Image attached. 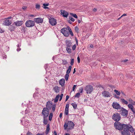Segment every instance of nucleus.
<instances>
[{"mask_svg":"<svg viewBox=\"0 0 135 135\" xmlns=\"http://www.w3.org/2000/svg\"><path fill=\"white\" fill-rule=\"evenodd\" d=\"M114 124L116 129L119 130H123L122 132V135H131L130 132L133 133L134 132V129L132 126L129 124H121L120 123L117 122L114 123Z\"/></svg>","mask_w":135,"mask_h":135,"instance_id":"obj_1","label":"nucleus"},{"mask_svg":"<svg viewBox=\"0 0 135 135\" xmlns=\"http://www.w3.org/2000/svg\"><path fill=\"white\" fill-rule=\"evenodd\" d=\"M61 31L64 36L66 37H68L70 34L72 36L74 35L71 30L69 26H68L67 28H62L61 29Z\"/></svg>","mask_w":135,"mask_h":135,"instance_id":"obj_2","label":"nucleus"},{"mask_svg":"<svg viewBox=\"0 0 135 135\" xmlns=\"http://www.w3.org/2000/svg\"><path fill=\"white\" fill-rule=\"evenodd\" d=\"M74 125V124L73 122L68 121L67 123L66 122L65 123L64 128L65 130H66L67 128L69 130L73 128Z\"/></svg>","mask_w":135,"mask_h":135,"instance_id":"obj_3","label":"nucleus"},{"mask_svg":"<svg viewBox=\"0 0 135 135\" xmlns=\"http://www.w3.org/2000/svg\"><path fill=\"white\" fill-rule=\"evenodd\" d=\"M112 118L113 120L117 122L120 120L121 117L119 114L118 113H115L113 114Z\"/></svg>","mask_w":135,"mask_h":135,"instance_id":"obj_4","label":"nucleus"},{"mask_svg":"<svg viewBox=\"0 0 135 135\" xmlns=\"http://www.w3.org/2000/svg\"><path fill=\"white\" fill-rule=\"evenodd\" d=\"M49 110L48 109V108H44L42 111V114L44 115V118H45L47 117L49 114Z\"/></svg>","mask_w":135,"mask_h":135,"instance_id":"obj_5","label":"nucleus"},{"mask_svg":"<svg viewBox=\"0 0 135 135\" xmlns=\"http://www.w3.org/2000/svg\"><path fill=\"white\" fill-rule=\"evenodd\" d=\"M25 25L27 27H31L34 26L35 22L33 21L29 20L26 22Z\"/></svg>","mask_w":135,"mask_h":135,"instance_id":"obj_6","label":"nucleus"},{"mask_svg":"<svg viewBox=\"0 0 135 135\" xmlns=\"http://www.w3.org/2000/svg\"><path fill=\"white\" fill-rule=\"evenodd\" d=\"M85 89L87 94H90L93 91V88L91 85H88L86 86Z\"/></svg>","mask_w":135,"mask_h":135,"instance_id":"obj_7","label":"nucleus"},{"mask_svg":"<svg viewBox=\"0 0 135 135\" xmlns=\"http://www.w3.org/2000/svg\"><path fill=\"white\" fill-rule=\"evenodd\" d=\"M112 106L113 108L116 109H120L121 108L119 104L117 102H113Z\"/></svg>","mask_w":135,"mask_h":135,"instance_id":"obj_8","label":"nucleus"},{"mask_svg":"<svg viewBox=\"0 0 135 135\" xmlns=\"http://www.w3.org/2000/svg\"><path fill=\"white\" fill-rule=\"evenodd\" d=\"M120 112L121 115L124 116H127L128 114V111L123 108L121 107Z\"/></svg>","mask_w":135,"mask_h":135,"instance_id":"obj_9","label":"nucleus"},{"mask_svg":"<svg viewBox=\"0 0 135 135\" xmlns=\"http://www.w3.org/2000/svg\"><path fill=\"white\" fill-rule=\"evenodd\" d=\"M49 22L52 26L55 25L56 24V20L53 18H50L49 19Z\"/></svg>","mask_w":135,"mask_h":135,"instance_id":"obj_10","label":"nucleus"},{"mask_svg":"<svg viewBox=\"0 0 135 135\" xmlns=\"http://www.w3.org/2000/svg\"><path fill=\"white\" fill-rule=\"evenodd\" d=\"M103 96L105 97H110L112 95L111 94L107 91L105 90L102 92Z\"/></svg>","mask_w":135,"mask_h":135,"instance_id":"obj_11","label":"nucleus"},{"mask_svg":"<svg viewBox=\"0 0 135 135\" xmlns=\"http://www.w3.org/2000/svg\"><path fill=\"white\" fill-rule=\"evenodd\" d=\"M35 22L37 23H42L43 21V19L41 18H35L34 19Z\"/></svg>","mask_w":135,"mask_h":135,"instance_id":"obj_12","label":"nucleus"},{"mask_svg":"<svg viewBox=\"0 0 135 135\" xmlns=\"http://www.w3.org/2000/svg\"><path fill=\"white\" fill-rule=\"evenodd\" d=\"M52 106V102L51 101H48L47 103L46 108H48V109H50Z\"/></svg>","mask_w":135,"mask_h":135,"instance_id":"obj_13","label":"nucleus"},{"mask_svg":"<svg viewBox=\"0 0 135 135\" xmlns=\"http://www.w3.org/2000/svg\"><path fill=\"white\" fill-rule=\"evenodd\" d=\"M23 23V21H17L14 22V24H15L16 26H19L22 25Z\"/></svg>","mask_w":135,"mask_h":135,"instance_id":"obj_14","label":"nucleus"},{"mask_svg":"<svg viewBox=\"0 0 135 135\" xmlns=\"http://www.w3.org/2000/svg\"><path fill=\"white\" fill-rule=\"evenodd\" d=\"M61 14H62L63 16L65 17H67L69 15L68 13L64 10H61Z\"/></svg>","mask_w":135,"mask_h":135,"instance_id":"obj_15","label":"nucleus"},{"mask_svg":"<svg viewBox=\"0 0 135 135\" xmlns=\"http://www.w3.org/2000/svg\"><path fill=\"white\" fill-rule=\"evenodd\" d=\"M11 21L6 20L4 21L3 24L4 25L9 26L11 24Z\"/></svg>","mask_w":135,"mask_h":135,"instance_id":"obj_16","label":"nucleus"},{"mask_svg":"<svg viewBox=\"0 0 135 135\" xmlns=\"http://www.w3.org/2000/svg\"><path fill=\"white\" fill-rule=\"evenodd\" d=\"M65 80L64 79H62L59 81V83L62 86H63L64 85Z\"/></svg>","mask_w":135,"mask_h":135,"instance_id":"obj_17","label":"nucleus"},{"mask_svg":"<svg viewBox=\"0 0 135 135\" xmlns=\"http://www.w3.org/2000/svg\"><path fill=\"white\" fill-rule=\"evenodd\" d=\"M128 106L129 108L131 109V110L134 113H135V111L133 109V107L132 104H129L128 105Z\"/></svg>","mask_w":135,"mask_h":135,"instance_id":"obj_18","label":"nucleus"},{"mask_svg":"<svg viewBox=\"0 0 135 135\" xmlns=\"http://www.w3.org/2000/svg\"><path fill=\"white\" fill-rule=\"evenodd\" d=\"M53 89L56 93H58L60 91L59 87L57 86H55L54 88Z\"/></svg>","mask_w":135,"mask_h":135,"instance_id":"obj_19","label":"nucleus"},{"mask_svg":"<svg viewBox=\"0 0 135 135\" xmlns=\"http://www.w3.org/2000/svg\"><path fill=\"white\" fill-rule=\"evenodd\" d=\"M120 101L123 104L127 105L128 102L124 99L122 98L120 99Z\"/></svg>","mask_w":135,"mask_h":135,"instance_id":"obj_20","label":"nucleus"},{"mask_svg":"<svg viewBox=\"0 0 135 135\" xmlns=\"http://www.w3.org/2000/svg\"><path fill=\"white\" fill-rule=\"evenodd\" d=\"M50 126L49 124H48L47 125L46 129V130L45 133L46 135L48 134L50 130Z\"/></svg>","mask_w":135,"mask_h":135,"instance_id":"obj_21","label":"nucleus"},{"mask_svg":"<svg viewBox=\"0 0 135 135\" xmlns=\"http://www.w3.org/2000/svg\"><path fill=\"white\" fill-rule=\"evenodd\" d=\"M72 43L71 41H67L66 42V45L67 47H70L71 46Z\"/></svg>","mask_w":135,"mask_h":135,"instance_id":"obj_22","label":"nucleus"},{"mask_svg":"<svg viewBox=\"0 0 135 135\" xmlns=\"http://www.w3.org/2000/svg\"><path fill=\"white\" fill-rule=\"evenodd\" d=\"M15 27L12 25H11L9 27V30L11 31H13L15 29Z\"/></svg>","mask_w":135,"mask_h":135,"instance_id":"obj_23","label":"nucleus"},{"mask_svg":"<svg viewBox=\"0 0 135 135\" xmlns=\"http://www.w3.org/2000/svg\"><path fill=\"white\" fill-rule=\"evenodd\" d=\"M71 68H72L71 66H70L69 67L68 69L67 70V71L66 72V73H68V74H69L71 71Z\"/></svg>","mask_w":135,"mask_h":135,"instance_id":"obj_24","label":"nucleus"},{"mask_svg":"<svg viewBox=\"0 0 135 135\" xmlns=\"http://www.w3.org/2000/svg\"><path fill=\"white\" fill-rule=\"evenodd\" d=\"M71 105L74 109H76L77 107V104H76L75 103H72L71 104Z\"/></svg>","mask_w":135,"mask_h":135,"instance_id":"obj_25","label":"nucleus"},{"mask_svg":"<svg viewBox=\"0 0 135 135\" xmlns=\"http://www.w3.org/2000/svg\"><path fill=\"white\" fill-rule=\"evenodd\" d=\"M59 97H60V95H57L56 96V97L54 99V102L55 103H56L57 102Z\"/></svg>","mask_w":135,"mask_h":135,"instance_id":"obj_26","label":"nucleus"},{"mask_svg":"<svg viewBox=\"0 0 135 135\" xmlns=\"http://www.w3.org/2000/svg\"><path fill=\"white\" fill-rule=\"evenodd\" d=\"M70 47H67L66 50L67 52L69 54L71 52V49L70 48Z\"/></svg>","mask_w":135,"mask_h":135,"instance_id":"obj_27","label":"nucleus"},{"mask_svg":"<svg viewBox=\"0 0 135 135\" xmlns=\"http://www.w3.org/2000/svg\"><path fill=\"white\" fill-rule=\"evenodd\" d=\"M38 93L37 92L34 93L33 95V97L35 98H37L38 97Z\"/></svg>","mask_w":135,"mask_h":135,"instance_id":"obj_28","label":"nucleus"},{"mask_svg":"<svg viewBox=\"0 0 135 135\" xmlns=\"http://www.w3.org/2000/svg\"><path fill=\"white\" fill-rule=\"evenodd\" d=\"M129 102L133 105H135V102L133 101L132 99L130 98L128 99Z\"/></svg>","mask_w":135,"mask_h":135,"instance_id":"obj_29","label":"nucleus"},{"mask_svg":"<svg viewBox=\"0 0 135 135\" xmlns=\"http://www.w3.org/2000/svg\"><path fill=\"white\" fill-rule=\"evenodd\" d=\"M70 15L73 16V17L76 18H78L77 15L75 14H74L73 13H70Z\"/></svg>","mask_w":135,"mask_h":135,"instance_id":"obj_30","label":"nucleus"},{"mask_svg":"<svg viewBox=\"0 0 135 135\" xmlns=\"http://www.w3.org/2000/svg\"><path fill=\"white\" fill-rule=\"evenodd\" d=\"M69 77V74L66 73V75H65V77L66 80L67 81L68 80Z\"/></svg>","mask_w":135,"mask_h":135,"instance_id":"obj_31","label":"nucleus"},{"mask_svg":"<svg viewBox=\"0 0 135 135\" xmlns=\"http://www.w3.org/2000/svg\"><path fill=\"white\" fill-rule=\"evenodd\" d=\"M62 64L64 65H65L68 63V62L66 60L63 59L62 60Z\"/></svg>","mask_w":135,"mask_h":135,"instance_id":"obj_32","label":"nucleus"},{"mask_svg":"<svg viewBox=\"0 0 135 135\" xmlns=\"http://www.w3.org/2000/svg\"><path fill=\"white\" fill-rule=\"evenodd\" d=\"M53 116V113H50L49 116V120H51L52 119V118Z\"/></svg>","mask_w":135,"mask_h":135,"instance_id":"obj_33","label":"nucleus"},{"mask_svg":"<svg viewBox=\"0 0 135 135\" xmlns=\"http://www.w3.org/2000/svg\"><path fill=\"white\" fill-rule=\"evenodd\" d=\"M114 92L116 93L117 95H119L120 94V92L119 91H118V90H114Z\"/></svg>","mask_w":135,"mask_h":135,"instance_id":"obj_34","label":"nucleus"},{"mask_svg":"<svg viewBox=\"0 0 135 135\" xmlns=\"http://www.w3.org/2000/svg\"><path fill=\"white\" fill-rule=\"evenodd\" d=\"M56 108V105L55 104H54L53 105L51 111L52 112H54Z\"/></svg>","mask_w":135,"mask_h":135,"instance_id":"obj_35","label":"nucleus"},{"mask_svg":"<svg viewBox=\"0 0 135 135\" xmlns=\"http://www.w3.org/2000/svg\"><path fill=\"white\" fill-rule=\"evenodd\" d=\"M68 109H65L64 111V114H65L68 115Z\"/></svg>","mask_w":135,"mask_h":135,"instance_id":"obj_36","label":"nucleus"},{"mask_svg":"<svg viewBox=\"0 0 135 135\" xmlns=\"http://www.w3.org/2000/svg\"><path fill=\"white\" fill-rule=\"evenodd\" d=\"M80 95V94L79 93H77L75 95V97L79 98Z\"/></svg>","mask_w":135,"mask_h":135,"instance_id":"obj_37","label":"nucleus"},{"mask_svg":"<svg viewBox=\"0 0 135 135\" xmlns=\"http://www.w3.org/2000/svg\"><path fill=\"white\" fill-rule=\"evenodd\" d=\"M40 6L39 4H36V9H39L40 8Z\"/></svg>","mask_w":135,"mask_h":135,"instance_id":"obj_38","label":"nucleus"},{"mask_svg":"<svg viewBox=\"0 0 135 135\" xmlns=\"http://www.w3.org/2000/svg\"><path fill=\"white\" fill-rule=\"evenodd\" d=\"M74 59H72L71 61L70 64L71 65H73L74 64Z\"/></svg>","mask_w":135,"mask_h":135,"instance_id":"obj_39","label":"nucleus"},{"mask_svg":"<svg viewBox=\"0 0 135 135\" xmlns=\"http://www.w3.org/2000/svg\"><path fill=\"white\" fill-rule=\"evenodd\" d=\"M69 18L70 20L72 22H74L75 21V19L71 17H70Z\"/></svg>","mask_w":135,"mask_h":135,"instance_id":"obj_40","label":"nucleus"},{"mask_svg":"<svg viewBox=\"0 0 135 135\" xmlns=\"http://www.w3.org/2000/svg\"><path fill=\"white\" fill-rule=\"evenodd\" d=\"M75 31L78 33V30H79L78 27H77L76 26L75 27Z\"/></svg>","mask_w":135,"mask_h":135,"instance_id":"obj_41","label":"nucleus"},{"mask_svg":"<svg viewBox=\"0 0 135 135\" xmlns=\"http://www.w3.org/2000/svg\"><path fill=\"white\" fill-rule=\"evenodd\" d=\"M76 45H74L72 47V49L73 50H74L76 49Z\"/></svg>","mask_w":135,"mask_h":135,"instance_id":"obj_42","label":"nucleus"},{"mask_svg":"<svg viewBox=\"0 0 135 135\" xmlns=\"http://www.w3.org/2000/svg\"><path fill=\"white\" fill-rule=\"evenodd\" d=\"M44 123L45 124H47V120H45V118H44Z\"/></svg>","mask_w":135,"mask_h":135,"instance_id":"obj_43","label":"nucleus"},{"mask_svg":"<svg viewBox=\"0 0 135 135\" xmlns=\"http://www.w3.org/2000/svg\"><path fill=\"white\" fill-rule=\"evenodd\" d=\"M69 104H66V106H65V109H69Z\"/></svg>","mask_w":135,"mask_h":135,"instance_id":"obj_44","label":"nucleus"},{"mask_svg":"<svg viewBox=\"0 0 135 135\" xmlns=\"http://www.w3.org/2000/svg\"><path fill=\"white\" fill-rule=\"evenodd\" d=\"M63 95V94H61V95L60 96V99H59L60 101L62 99Z\"/></svg>","mask_w":135,"mask_h":135,"instance_id":"obj_45","label":"nucleus"},{"mask_svg":"<svg viewBox=\"0 0 135 135\" xmlns=\"http://www.w3.org/2000/svg\"><path fill=\"white\" fill-rule=\"evenodd\" d=\"M76 85H74L73 86V91H74V90L75 89V88L76 87Z\"/></svg>","mask_w":135,"mask_h":135,"instance_id":"obj_46","label":"nucleus"},{"mask_svg":"<svg viewBox=\"0 0 135 135\" xmlns=\"http://www.w3.org/2000/svg\"><path fill=\"white\" fill-rule=\"evenodd\" d=\"M77 60H78V63H80V58H79V57L78 56L77 57Z\"/></svg>","mask_w":135,"mask_h":135,"instance_id":"obj_47","label":"nucleus"},{"mask_svg":"<svg viewBox=\"0 0 135 135\" xmlns=\"http://www.w3.org/2000/svg\"><path fill=\"white\" fill-rule=\"evenodd\" d=\"M44 133H38L36 135H44Z\"/></svg>","mask_w":135,"mask_h":135,"instance_id":"obj_48","label":"nucleus"},{"mask_svg":"<svg viewBox=\"0 0 135 135\" xmlns=\"http://www.w3.org/2000/svg\"><path fill=\"white\" fill-rule=\"evenodd\" d=\"M69 98V97L68 95H66V101L68 100Z\"/></svg>","mask_w":135,"mask_h":135,"instance_id":"obj_49","label":"nucleus"},{"mask_svg":"<svg viewBox=\"0 0 135 135\" xmlns=\"http://www.w3.org/2000/svg\"><path fill=\"white\" fill-rule=\"evenodd\" d=\"M4 32V31L2 29L0 28V33H2Z\"/></svg>","mask_w":135,"mask_h":135,"instance_id":"obj_50","label":"nucleus"},{"mask_svg":"<svg viewBox=\"0 0 135 135\" xmlns=\"http://www.w3.org/2000/svg\"><path fill=\"white\" fill-rule=\"evenodd\" d=\"M21 50V49L19 47L17 49V51L18 52L19 51H20Z\"/></svg>","mask_w":135,"mask_h":135,"instance_id":"obj_51","label":"nucleus"},{"mask_svg":"<svg viewBox=\"0 0 135 135\" xmlns=\"http://www.w3.org/2000/svg\"><path fill=\"white\" fill-rule=\"evenodd\" d=\"M31 135V133L29 132H28L27 133V134H26V135Z\"/></svg>","mask_w":135,"mask_h":135,"instance_id":"obj_52","label":"nucleus"},{"mask_svg":"<svg viewBox=\"0 0 135 135\" xmlns=\"http://www.w3.org/2000/svg\"><path fill=\"white\" fill-rule=\"evenodd\" d=\"M62 113H60V115H59V117L60 118H61L62 116Z\"/></svg>","mask_w":135,"mask_h":135,"instance_id":"obj_53","label":"nucleus"},{"mask_svg":"<svg viewBox=\"0 0 135 135\" xmlns=\"http://www.w3.org/2000/svg\"><path fill=\"white\" fill-rule=\"evenodd\" d=\"M43 5L44 6H48L49 4H44Z\"/></svg>","mask_w":135,"mask_h":135,"instance_id":"obj_54","label":"nucleus"},{"mask_svg":"<svg viewBox=\"0 0 135 135\" xmlns=\"http://www.w3.org/2000/svg\"><path fill=\"white\" fill-rule=\"evenodd\" d=\"M114 97L117 99H118L119 98V97L117 96L115 94V95Z\"/></svg>","mask_w":135,"mask_h":135,"instance_id":"obj_55","label":"nucleus"},{"mask_svg":"<svg viewBox=\"0 0 135 135\" xmlns=\"http://www.w3.org/2000/svg\"><path fill=\"white\" fill-rule=\"evenodd\" d=\"M54 135H57V133L55 131H54Z\"/></svg>","mask_w":135,"mask_h":135,"instance_id":"obj_56","label":"nucleus"},{"mask_svg":"<svg viewBox=\"0 0 135 135\" xmlns=\"http://www.w3.org/2000/svg\"><path fill=\"white\" fill-rule=\"evenodd\" d=\"M97 11V9L96 8H94L93 9V11H94V12H96V11Z\"/></svg>","mask_w":135,"mask_h":135,"instance_id":"obj_57","label":"nucleus"},{"mask_svg":"<svg viewBox=\"0 0 135 135\" xmlns=\"http://www.w3.org/2000/svg\"><path fill=\"white\" fill-rule=\"evenodd\" d=\"M68 22L70 23V24H71L72 23V22L70 21V20H69L68 21Z\"/></svg>","mask_w":135,"mask_h":135,"instance_id":"obj_58","label":"nucleus"},{"mask_svg":"<svg viewBox=\"0 0 135 135\" xmlns=\"http://www.w3.org/2000/svg\"><path fill=\"white\" fill-rule=\"evenodd\" d=\"M12 18V17H7V20H8V19H11V18Z\"/></svg>","mask_w":135,"mask_h":135,"instance_id":"obj_59","label":"nucleus"},{"mask_svg":"<svg viewBox=\"0 0 135 135\" xmlns=\"http://www.w3.org/2000/svg\"><path fill=\"white\" fill-rule=\"evenodd\" d=\"M44 9H46L48 8H49L48 7H46V6H44Z\"/></svg>","mask_w":135,"mask_h":135,"instance_id":"obj_60","label":"nucleus"},{"mask_svg":"<svg viewBox=\"0 0 135 135\" xmlns=\"http://www.w3.org/2000/svg\"><path fill=\"white\" fill-rule=\"evenodd\" d=\"M128 60V59H125V60H123V61L124 62H125L127 61Z\"/></svg>","mask_w":135,"mask_h":135,"instance_id":"obj_61","label":"nucleus"},{"mask_svg":"<svg viewBox=\"0 0 135 135\" xmlns=\"http://www.w3.org/2000/svg\"><path fill=\"white\" fill-rule=\"evenodd\" d=\"M78 23H80L81 22L80 20H79L78 21Z\"/></svg>","mask_w":135,"mask_h":135,"instance_id":"obj_62","label":"nucleus"},{"mask_svg":"<svg viewBox=\"0 0 135 135\" xmlns=\"http://www.w3.org/2000/svg\"><path fill=\"white\" fill-rule=\"evenodd\" d=\"M21 46V44H18L17 45L18 47V48L20 47Z\"/></svg>","mask_w":135,"mask_h":135,"instance_id":"obj_63","label":"nucleus"},{"mask_svg":"<svg viewBox=\"0 0 135 135\" xmlns=\"http://www.w3.org/2000/svg\"><path fill=\"white\" fill-rule=\"evenodd\" d=\"M65 135H70L68 133H66L65 134Z\"/></svg>","mask_w":135,"mask_h":135,"instance_id":"obj_64","label":"nucleus"}]
</instances>
